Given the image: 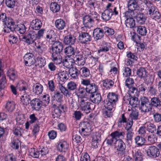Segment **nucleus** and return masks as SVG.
<instances>
[{
    "instance_id": "obj_46",
    "label": "nucleus",
    "mask_w": 161,
    "mask_h": 161,
    "mask_svg": "<svg viewBox=\"0 0 161 161\" xmlns=\"http://www.w3.org/2000/svg\"><path fill=\"white\" fill-rule=\"evenodd\" d=\"M140 101L138 100L137 97H131L129 101L130 104L133 107H136L138 105L139 106Z\"/></svg>"
},
{
    "instance_id": "obj_2",
    "label": "nucleus",
    "mask_w": 161,
    "mask_h": 161,
    "mask_svg": "<svg viewBox=\"0 0 161 161\" xmlns=\"http://www.w3.org/2000/svg\"><path fill=\"white\" fill-rule=\"evenodd\" d=\"M29 155L34 158H42L44 157L48 153V149L47 147H43L36 149L31 148L29 149Z\"/></svg>"
},
{
    "instance_id": "obj_62",
    "label": "nucleus",
    "mask_w": 161,
    "mask_h": 161,
    "mask_svg": "<svg viewBox=\"0 0 161 161\" xmlns=\"http://www.w3.org/2000/svg\"><path fill=\"white\" fill-rule=\"evenodd\" d=\"M20 34H24L26 31V27L23 24H19L17 25L16 28Z\"/></svg>"
},
{
    "instance_id": "obj_18",
    "label": "nucleus",
    "mask_w": 161,
    "mask_h": 161,
    "mask_svg": "<svg viewBox=\"0 0 161 161\" xmlns=\"http://www.w3.org/2000/svg\"><path fill=\"white\" fill-rule=\"evenodd\" d=\"M151 107H155L159 110H161V101L159 98L154 97L152 98L150 102Z\"/></svg>"
},
{
    "instance_id": "obj_11",
    "label": "nucleus",
    "mask_w": 161,
    "mask_h": 161,
    "mask_svg": "<svg viewBox=\"0 0 161 161\" xmlns=\"http://www.w3.org/2000/svg\"><path fill=\"white\" fill-rule=\"evenodd\" d=\"M63 48L62 43L59 42H55L52 46L51 53L60 54Z\"/></svg>"
},
{
    "instance_id": "obj_17",
    "label": "nucleus",
    "mask_w": 161,
    "mask_h": 161,
    "mask_svg": "<svg viewBox=\"0 0 161 161\" xmlns=\"http://www.w3.org/2000/svg\"><path fill=\"white\" fill-rule=\"evenodd\" d=\"M30 104L33 109L38 111L42 105V102L39 99L35 98L30 101Z\"/></svg>"
},
{
    "instance_id": "obj_39",
    "label": "nucleus",
    "mask_w": 161,
    "mask_h": 161,
    "mask_svg": "<svg viewBox=\"0 0 161 161\" xmlns=\"http://www.w3.org/2000/svg\"><path fill=\"white\" fill-rule=\"evenodd\" d=\"M136 73L139 78H143L144 80H145L146 77L147 76V72L144 68L142 67L140 68L137 70Z\"/></svg>"
},
{
    "instance_id": "obj_57",
    "label": "nucleus",
    "mask_w": 161,
    "mask_h": 161,
    "mask_svg": "<svg viewBox=\"0 0 161 161\" xmlns=\"http://www.w3.org/2000/svg\"><path fill=\"white\" fill-rule=\"evenodd\" d=\"M137 32L141 36H145L147 33L146 28L144 26H139L137 27Z\"/></svg>"
},
{
    "instance_id": "obj_1",
    "label": "nucleus",
    "mask_w": 161,
    "mask_h": 161,
    "mask_svg": "<svg viewBox=\"0 0 161 161\" xmlns=\"http://www.w3.org/2000/svg\"><path fill=\"white\" fill-rule=\"evenodd\" d=\"M68 74L66 71L60 72L57 75V80L59 82V88L63 94L66 97H69L71 95L68 89L63 86V84L68 79Z\"/></svg>"
},
{
    "instance_id": "obj_50",
    "label": "nucleus",
    "mask_w": 161,
    "mask_h": 161,
    "mask_svg": "<svg viewBox=\"0 0 161 161\" xmlns=\"http://www.w3.org/2000/svg\"><path fill=\"white\" fill-rule=\"evenodd\" d=\"M5 25L12 29L15 30V25L14 20L11 18H8L4 22Z\"/></svg>"
},
{
    "instance_id": "obj_14",
    "label": "nucleus",
    "mask_w": 161,
    "mask_h": 161,
    "mask_svg": "<svg viewBox=\"0 0 161 161\" xmlns=\"http://www.w3.org/2000/svg\"><path fill=\"white\" fill-rule=\"evenodd\" d=\"M104 31L103 28H97L93 30V35L94 39L96 41L101 40L104 36Z\"/></svg>"
},
{
    "instance_id": "obj_36",
    "label": "nucleus",
    "mask_w": 161,
    "mask_h": 161,
    "mask_svg": "<svg viewBox=\"0 0 161 161\" xmlns=\"http://www.w3.org/2000/svg\"><path fill=\"white\" fill-rule=\"evenodd\" d=\"M36 51L39 54H42L43 52L47 50L46 45L43 44L42 42H38V43H36Z\"/></svg>"
},
{
    "instance_id": "obj_48",
    "label": "nucleus",
    "mask_w": 161,
    "mask_h": 161,
    "mask_svg": "<svg viewBox=\"0 0 161 161\" xmlns=\"http://www.w3.org/2000/svg\"><path fill=\"white\" fill-rule=\"evenodd\" d=\"M113 15V13L111 11H104L102 14V17L103 19L108 20Z\"/></svg>"
},
{
    "instance_id": "obj_24",
    "label": "nucleus",
    "mask_w": 161,
    "mask_h": 161,
    "mask_svg": "<svg viewBox=\"0 0 161 161\" xmlns=\"http://www.w3.org/2000/svg\"><path fill=\"white\" fill-rule=\"evenodd\" d=\"M42 25L41 21L38 19L33 20L31 22V26L33 30H38L40 29Z\"/></svg>"
},
{
    "instance_id": "obj_47",
    "label": "nucleus",
    "mask_w": 161,
    "mask_h": 161,
    "mask_svg": "<svg viewBox=\"0 0 161 161\" xmlns=\"http://www.w3.org/2000/svg\"><path fill=\"white\" fill-rule=\"evenodd\" d=\"M62 62L63 65L64 66L69 69L73 67L72 66L74 63L72 58L69 59H65L64 60H63Z\"/></svg>"
},
{
    "instance_id": "obj_9",
    "label": "nucleus",
    "mask_w": 161,
    "mask_h": 161,
    "mask_svg": "<svg viewBox=\"0 0 161 161\" xmlns=\"http://www.w3.org/2000/svg\"><path fill=\"white\" fill-rule=\"evenodd\" d=\"M24 62L25 65L31 66L36 62V58L31 53H26L24 56Z\"/></svg>"
},
{
    "instance_id": "obj_23",
    "label": "nucleus",
    "mask_w": 161,
    "mask_h": 161,
    "mask_svg": "<svg viewBox=\"0 0 161 161\" xmlns=\"http://www.w3.org/2000/svg\"><path fill=\"white\" fill-rule=\"evenodd\" d=\"M133 157L135 161H142L143 154L139 149H136L132 151Z\"/></svg>"
},
{
    "instance_id": "obj_44",
    "label": "nucleus",
    "mask_w": 161,
    "mask_h": 161,
    "mask_svg": "<svg viewBox=\"0 0 161 161\" xmlns=\"http://www.w3.org/2000/svg\"><path fill=\"white\" fill-rule=\"evenodd\" d=\"M145 125L147 131L151 133H153L156 130V126L153 124L148 122L145 124Z\"/></svg>"
},
{
    "instance_id": "obj_42",
    "label": "nucleus",
    "mask_w": 161,
    "mask_h": 161,
    "mask_svg": "<svg viewBox=\"0 0 161 161\" xmlns=\"http://www.w3.org/2000/svg\"><path fill=\"white\" fill-rule=\"evenodd\" d=\"M64 53L68 56L70 57L75 54V49L71 46L66 47L64 49Z\"/></svg>"
},
{
    "instance_id": "obj_41",
    "label": "nucleus",
    "mask_w": 161,
    "mask_h": 161,
    "mask_svg": "<svg viewBox=\"0 0 161 161\" xmlns=\"http://www.w3.org/2000/svg\"><path fill=\"white\" fill-rule=\"evenodd\" d=\"M136 18L137 21L142 24L145 23L147 19L146 16L142 13H137Z\"/></svg>"
},
{
    "instance_id": "obj_28",
    "label": "nucleus",
    "mask_w": 161,
    "mask_h": 161,
    "mask_svg": "<svg viewBox=\"0 0 161 161\" xmlns=\"http://www.w3.org/2000/svg\"><path fill=\"white\" fill-rule=\"evenodd\" d=\"M31 100V97L27 93H25L20 97V103L24 106H27L29 104Z\"/></svg>"
},
{
    "instance_id": "obj_32",
    "label": "nucleus",
    "mask_w": 161,
    "mask_h": 161,
    "mask_svg": "<svg viewBox=\"0 0 161 161\" xmlns=\"http://www.w3.org/2000/svg\"><path fill=\"white\" fill-rule=\"evenodd\" d=\"M7 75L11 80H14L18 77L17 71L13 68H10L7 71Z\"/></svg>"
},
{
    "instance_id": "obj_29",
    "label": "nucleus",
    "mask_w": 161,
    "mask_h": 161,
    "mask_svg": "<svg viewBox=\"0 0 161 161\" xmlns=\"http://www.w3.org/2000/svg\"><path fill=\"white\" fill-rule=\"evenodd\" d=\"M64 106L63 105H60L58 107L55 108L53 111L52 112V114L53 117L55 118H58L61 115L62 110H63L64 108Z\"/></svg>"
},
{
    "instance_id": "obj_55",
    "label": "nucleus",
    "mask_w": 161,
    "mask_h": 161,
    "mask_svg": "<svg viewBox=\"0 0 161 161\" xmlns=\"http://www.w3.org/2000/svg\"><path fill=\"white\" fill-rule=\"evenodd\" d=\"M139 113L137 110H132L130 115V117L131 120H136L138 119Z\"/></svg>"
},
{
    "instance_id": "obj_37",
    "label": "nucleus",
    "mask_w": 161,
    "mask_h": 161,
    "mask_svg": "<svg viewBox=\"0 0 161 161\" xmlns=\"http://www.w3.org/2000/svg\"><path fill=\"white\" fill-rule=\"evenodd\" d=\"M69 73L72 78L76 79L78 78V76L80 74L79 70L76 67H73L69 69Z\"/></svg>"
},
{
    "instance_id": "obj_22",
    "label": "nucleus",
    "mask_w": 161,
    "mask_h": 161,
    "mask_svg": "<svg viewBox=\"0 0 161 161\" xmlns=\"http://www.w3.org/2000/svg\"><path fill=\"white\" fill-rule=\"evenodd\" d=\"M111 47V44L110 43L103 41L102 42L101 47L98 50V53H100L101 52H107L109 51Z\"/></svg>"
},
{
    "instance_id": "obj_61",
    "label": "nucleus",
    "mask_w": 161,
    "mask_h": 161,
    "mask_svg": "<svg viewBox=\"0 0 161 161\" xmlns=\"http://www.w3.org/2000/svg\"><path fill=\"white\" fill-rule=\"evenodd\" d=\"M134 134V133L133 132V130L126 131L125 140L127 142L132 141Z\"/></svg>"
},
{
    "instance_id": "obj_35",
    "label": "nucleus",
    "mask_w": 161,
    "mask_h": 161,
    "mask_svg": "<svg viewBox=\"0 0 161 161\" xmlns=\"http://www.w3.org/2000/svg\"><path fill=\"white\" fill-rule=\"evenodd\" d=\"M79 74L81 77L84 78L88 77L90 75L89 69L85 67H83L80 68Z\"/></svg>"
},
{
    "instance_id": "obj_21",
    "label": "nucleus",
    "mask_w": 161,
    "mask_h": 161,
    "mask_svg": "<svg viewBox=\"0 0 161 161\" xmlns=\"http://www.w3.org/2000/svg\"><path fill=\"white\" fill-rule=\"evenodd\" d=\"M75 40L76 38L74 35L70 34L64 37V42L65 45L71 46L74 44Z\"/></svg>"
},
{
    "instance_id": "obj_53",
    "label": "nucleus",
    "mask_w": 161,
    "mask_h": 161,
    "mask_svg": "<svg viewBox=\"0 0 161 161\" xmlns=\"http://www.w3.org/2000/svg\"><path fill=\"white\" fill-rule=\"evenodd\" d=\"M149 14L150 17L155 20L159 19L160 18L161 15L158 11H149Z\"/></svg>"
},
{
    "instance_id": "obj_16",
    "label": "nucleus",
    "mask_w": 161,
    "mask_h": 161,
    "mask_svg": "<svg viewBox=\"0 0 161 161\" xmlns=\"http://www.w3.org/2000/svg\"><path fill=\"white\" fill-rule=\"evenodd\" d=\"M102 97L100 93L97 92L91 94L90 99L91 102L95 104H99L101 101Z\"/></svg>"
},
{
    "instance_id": "obj_20",
    "label": "nucleus",
    "mask_w": 161,
    "mask_h": 161,
    "mask_svg": "<svg viewBox=\"0 0 161 161\" xmlns=\"http://www.w3.org/2000/svg\"><path fill=\"white\" fill-rule=\"evenodd\" d=\"M102 82L103 86L109 90L112 88L114 85V79L106 78L103 80Z\"/></svg>"
},
{
    "instance_id": "obj_51",
    "label": "nucleus",
    "mask_w": 161,
    "mask_h": 161,
    "mask_svg": "<svg viewBox=\"0 0 161 161\" xmlns=\"http://www.w3.org/2000/svg\"><path fill=\"white\" fill-rule=\"evenodd\" d=\"M54 99L60 103L63 102V95L59 92H54L53 95Z\"/></svg>"
},
{
    "instance_id": "obj_8",
    "label": "nucleus",
    "mask_w": 161,
    "mask_h": 161,
    "mask_svg": "<svg viewBox=\"0 0 161 161\" xmlns=\"http://www.w3.org/2000/svg\"><path fill=\"white\" fill-rule=\"evenodd\" d=\"M24 41L28 44H30L34 42V41L38 39L37 33L34 31H30L26 36H23Z\"/></svg>"
},
{
    "instance_id": "obj_40",
    "label": "nucleus",
    "mask_w": 161,
    "mask_h": 161,
    "mask_svg": "<svg viewBox=\"0 0 161 161\" xmlns=\"http://www.w3.org/2000/svg\"><path fill=\"white\" fill-rule=\"evenodd\" d=\"M138 7L136 0H129L128 2V10H136Z\"/></svg>"
},
{
    "instance_id": "obj_43",
    "label": "nucleus",
    "mask_w": 161,
    "mask_h": 161,
    "mask_svg": "<svg viewBox=\"0 0 161 161\" xmlns=\"http://www.w3.org/2000/svg\"><path fill=\"white\" fill-rule=\"evenodd\" d=\"M56 27L59 30L63 29L65 26L64 21L61 19H57L55 23Z\"/></svg>"
},
{
    "instance_id": "obj_64",
    "label": "nucleus",
    "mask_w": 161,
    "mask_h": 161,
    "mask_svg": "<svg viewBox=\"0 0 161 161\" xmlns=\"http://www.w3.org/2000/svg\"><path fill=\"white\" fill-rule=\"evenodd\" d=\"M17 41V37L15 35L12 34L8 36V41L10 44L15 43Z\"/></svg>"
},
{
    "instance_id": "obj_6",
    "label": "nucleus",
    "mask_w": 161,
    "mask_h": 161,
    "mask_svg": "<svg viewBox=\"0 0 161 161\" xmlns=\"http://www.w3.org/2000/svg\"><path fill=\"white\" fill-rule=\"evenodd\" d=\"M81 110L86 113L90 112L92 109L90 107L91 103L88 101L86 98H81L78 100Z\"/></svg>"
},
{
    "instance_id": "obj_45",
    "label": "nucleus",
    "mask_w": 161,
    "mask_h": 161,
    "mask_svg": "<svg viewBox=\"0 0 161 161\" xmlns=\"http://www.w3.org/2000/svg\"><path fill=\"white\" fill-rule=\"evenodd\" d=\"M135 143L139 146H142L144 144L145 142V137L139 136H136L135 138Z\"/></svg>"
},
{
    "instance_id": "obj_30",
    "label": "nucleus",
    "mask_w": 161,
    "mask_h": 161,
    "mask_svg": "<svg viewBox=\"0 0 161 161\" xmlns=\"http://www.w3.org/2000/svg\"><path fill=\"white\" fill-rule=\"evenodd\" d=\"M7 80L5 75H3L0 79V95L2 96L4 92V89L7 86Z\"/></svg>"
},
{
    "instance_id": "obj_49",
    "label": "nucleus",
    "mask_w": 161,
    "mask_h": 161,
    "mask_svg": "<svg viewBox=\"0 0 161 161\" xmlns=\"http://www.w3.org/2000/svg\"><path fill=\"white\" fill-rule=\"evenodd\" d=\"M145 138L147 139L148 141L152 144L155 143L157 140L156 136L152 133H148Z\"/></svg>"
},
{
    "instance_id": "obj_12",
    "label": "nucleus",
    "mask_w": 161,
    "mask_h": 161,
    "mask_svg": "<svg viewBox=\"0 0 161 161\" xmlns=\"http://www.w3.org/2000/svg\"><path fill=\"white\" fill-rule=\"evenodd\" d=\"M57 144V149L60 152H65L69 147L68 144L63 140H59Z\"/></svg>"
},
{
    "instance_id": "obj_13",
    "label": "nucleus",
    "mask_w": 161,
    "mask_h": 161,
    "mask_svg": "<svg viewBox=\"0 0 161 161\" xmlns=\"http://www.w3.org/2000/svg\"><path fill=\"white\" fill-rule=\"evenodd\" d=\"M91 39V36L88 33L81 32L79 34V40L80 42L82 44H85L90 41Z\"/></svg>"
},
{
    "instance_id": "obj_19",
    "label": "nucleus",
    "mask_w": 161,
    "mask_h": 161,
    "mask_svg": "<svg viewBox=\"0 0 161 161\" xmlns=\"http://www.w3.org/2000/svg\"><path fill=\"white\" fill-rule=\"evenodd\" d=\"M86 92V88L80 86L76 90L75 93L77 97L79 100L81 98H86L85 97Z\"/></svg>"
},
{
    "instance_id": "obj_60",
    "label": "nucleus",
    "mask_w": 161,
    "mask_h": 161,
    "mask_svg": "<svg viewBox=\"0 0 161 161\" xmlns=\"http://www.w3.org/2000/svg\"><path fill=\"white\" fill-rule=\"evenodd\" d=\"M137 13L136 11H127L125 13V16L127 18H135Z\"/></svg>"
},
{
    "instance_id": "obj_25",
    "label": "nucleus",
    "mask_w": 161,
    "mask_h": 161,
    "mask_svg": "<svg viewBox=\"0 0 161 161\" xmlns=\"http://www.w3.org/2000/svg\"><path fill=\"white\" fill-rule=\"evenodd\" d=\"M115 146L117 151L124 153L126 146L125 143L121 139H119L117 140Z\"/></svg>"
},
{
    "instance_id": "obj_58",
    "label": "nucleus",
    "mask_w": 161,
    "mask_h": 161,
    "mask_svg": "<svg viewBox=\"0 0 161 161\" xmlns=\"http://www.w3.org/2000/svg\"><path fill=\"white\" fill-rule=\"evenodd\" d=\"M14 134L16 136H21L23 132V129L19 127H17L13 130Z\"/></svg>"
},
{
    "instance_id": "obj_26",
    "label": "nucleus",
    "mask_w": 161,
    "mask_h": 161,
    "mask_svg": "<svg viewBox=\"0 0 161 161\" xmlns=\"http://www.w3.org/2000/svg\"><path fill=\"white\" fill-rule=\"evenodd\" d=\"M46 63V58L43 57L39 56L36 58V66H38L39 68H42L45 66Z\"/></svg>"
},
{
    "instance_id": "obj_33",
    "label": "nucleus",
    "mask_w": 161,
    "mask_h": 161,
    "mask_svg": "<svg viewBox=\"0 0 161 161\" xmlns=\"http://www.w3.org/2000/svg\"><path fill=\"white\" fill-rule=\"evenodd\" d=\"M33 92L37 95L42 93L43 90V86L39 83L34 84L33 86Z\"/></svg>"
},
{
    "instance_id": "obj_63",
    "label": "nucleus",
    "mask_w": 161,
    "mask_h": 161,
    "mask_svg": "<svg viewBox=\"0 0 161 161\" xmlns=\"http://www.w3.org/2000/svg\"><path fill=\"white\" fill-rule=\"evenodd\" d=\"M122 72L123 75L125 77L129 76L131 74V69L127 67H125L123 68Z\"/></svg>"
},
{
    "instance_id": "obj_59",
    "label": "nucleus",
    "mask_w": 161,
    "mask_h": 161,
    "mask_svg": "<svg viewBox=\"0 0 161 161\" xmlns=\"http://www.w3.org/2000/svg\"><path fill=\"white\" fill-rule=\"evenodd\" d=\"M104 33L107 36H112L114 34V30L113 29L105 26L103 28Z\"/></svg>"
},
{
    "instance_id": "obj_56",
    "label": "nucleus",
    "mask_w": 161,
    "mask_h": 161,
    "mask_svg": "<svg viewBox=\"0 0 161 161\" xmlns=\"http://www.w3.org/2000/svg\"><path fill=\"white\" fill-rule=\"evenodd\" d=\"M124 133L122 131H116L112 133L110 135L111 137L114 138L116 140L119 138L121 136H123Z\"/></svg>"
},
{
    "instance_id": "obj_31",
    "label": "nucleus",
    "mask_w": 161,
    "mask_h": 161,
    "mask_svg": "<svg viewBox=\"0 0 161 161\" xmlns=\"http://www.w3.org/2000/svg\"><path fill=\"white\" fill-rule=\"evenodd\" d=\"M16 104L12 101H8L6 103L5 108L9 113L13 112L15 108Z\"/></svg>"
},
{
    "instance_id": "obj_27",
    "label": "nucleus",
    "mask_w": 161,
    "mask_h": 161,
    "mask_svg": "<svg viewBox=\"0 0 161 161\" xmlns=\"http://www.w3.org/2000/svg\"><path fill=\"white\" fill-rule=\"evenodd\" d=\"M94 20L88 15H85L83 18V23L85 27L90 28L94 23Z\"/></svg>"
},
{
    "instance_id": "obj_15",
    "label": "nucleus",
    "mask_w": 161,
    "mask_h": 161,
    "mask_svg": "<svg viewBox=\"0 0 161 161\" xmlns=\"http://www.w3.org/2000/svg\"><path fill=\"white\" fill-rule=\"evenodd\" d=\"M73 59L75 64L79 66H82L86 63L85 58L81 54H77L75 56Z\"/></svg>"
},
{
    "instance_id": "obj_34",
    "label": "nucleus",
    "mask_w": 161,
    "mask_h": 161,
    "mask_svg": "<svg viewBox=\"0 0 161 161\" xmlns=\"http://www.w3.org/2000/svg\"><path fill=\"white\" fill-rule=\"evenodd\" d=\"M52 60L55 64H60L62 61V57L60 54L52 53Z\"/></svg>"
},
{
    "instance_id": "obj_38",
    "label": "nucleus",
    "mask_w": 161,
    "mask_h": 161,
    "mask_svg": "<svg viewBox=\"0 0 161 161\" xmlns=\"http://www.w3.org/2000/svg\"><path fill=\"white\" fill-rule=\"evenodd\" d=\"M86 88L87 93L92 94L97 92L98 86L95 83H92Z\"/></svg>"
},
{
    "instance_id": "obj_54",
    "label": "nucleus",
    "mask_w": 161,
    "mask_h": 161,
    "mask_svg": "<svg viewBox=\"0 0 161 161\" xmlns=\"http://www.w3.org/2000/svg\"><path fill=\"white\" fill-rule=\"evenodd\" d=\"M125 22L126 26L128 27L133 28L135 26V21L133 18H127Z\"/></svg>"
},
{
    "instance_id": "obj_5",
    "label": "nucleus",
    "mask_w": 161,
    "mask_h": 161,
    "mask_svg": "<svg viewBox=\"0 0 161 161\" xmlns=\"http://www.w3.org/2000/svg\"><path fill=\"white\" fill-rule=\"evenodd\" d=\"M92 130L90 124L87 122H83L79 124V131L81 135H89Z\"/></svg>"
},
{
    "instance_id": "obj_7",
    "label": "nucleus",
    "mask_w": 161,
    "mask_h": 161,
    "mask_svg": "<svg viewBox=\"0 0 161 161\" xmlns=\"http://www.w3.org/2000/svg\"><path fill=\"white\" fill-rule=\"evenodd\" d=\"M146 152L148 156L152 158L158 157L160 154L159 149L154 146H150L147 148Z\"/></svg>"
},
{
    "instance_id": "obj_4",
    "label": "nucleus",
    "mask_w": 161,
    "mask_h": 161,
    "mask_svg": "<svg viewBox=\"0 0 161 161\" xmlns=\"http://www.w3.org/2000/svg\"><path fill=\"white\" fill-rule=\"evenodd\" d=\"M119 97V96L118 94L114 92H109L107 94V99L103 101V103L115 107Z\"/></svg>"
},
{
    "instance_id": "obj_3",
    "label": "nucleus",
    "mask_w": 161,
    "mask_h": 161,
    "mask_svg": "<svg viewBox=\"0 0 161 161\" xmlns=\"http://www.w3.org/2000/svg\"><path fill=\"white\" fill-rule=\"evenodd\" d=\"M140 103L139 109L142 113H146L151 112L153 108L151 107L148 99L145 97H142L140 99Z\"/></svg>"
},
{
    "instance_id": "obj_10",
    "label": "nucleus",
    "mask_w": 161,
    "mask_h": 161,
    "mask_svg": "<svg viewBox=\"0 0 161 161\" xmlns=\"http://www.w3.org/2000/svg\"><path fill=\"white\" fill-rule=\"evenodd\" d=\"M105 108L103 110V114L105 118L112 117L113 109L115 107L103 103Z\"/></svg>"
},
{
    "instance_id": "obj_52",
    "label": "nucleus",
    "mask_w": 161,
    "mask_h": 161,
    "mask_svg": "<svg viewBox=\"0 0 161 161\" xmlns=\"http://www.w3.org/2000/svg\"><path fill=\"white\" fill-rule=\"evenodd\" d=\"M129 94L132 97H137L139 94V91L135 87H130L129 88Z\"/></svg>"
}]
</instances>
